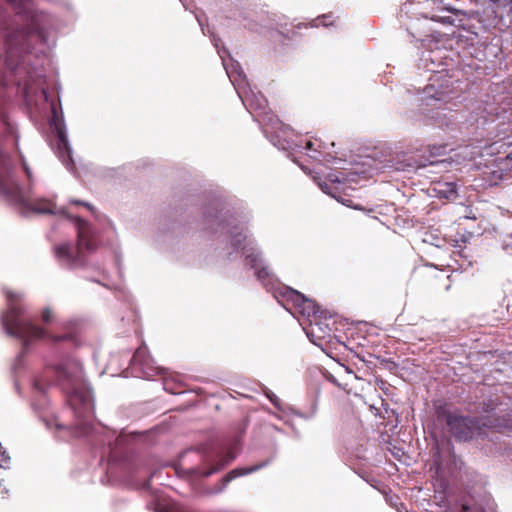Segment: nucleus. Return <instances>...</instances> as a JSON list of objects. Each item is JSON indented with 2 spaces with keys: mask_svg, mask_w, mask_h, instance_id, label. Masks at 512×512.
Segmentation results:
<instances>
[{
  "mask_svg": "<svg viewBox=\"0 0 512 512\" xmlns=\"http://www.w3.org/2000/svg\"><path fill=\"white\" fill-rule=\"evenodd\" d=\"M425 93L427 96H430L438 101H447L450 99L449 92L448 91H436L435 90V83H432L428 85L425 88Z\"/></svg>",
  "mask_w": 512,
  "mask_h": 512,
  "instance_id": "13",
  "label": "nucleus"
},
{
  "mask_svg": "<svg viewBox=\"0 0 512 512\" xmlns=\"http://www.w3.org/2000/svg\"><path fill=\"white\" fill-rule=\"evenodd\" d=\"M54 377V383L68 396L73 405L75 400L85 403L89 394L83 387L81 370L77 364L65 361L55 366L47 367L44 375L34 381V386L39 391H44L46 378Z\"/></svg>",
  "mask_w": 512,
  "mask_h": 512,
  "instance_id": "4",
  "label": "nucleus"
},
{
  "mask_svg": "<svg viewBox=\"0 0 512 512\" xmlns=\"http://www.w3.org/2000/svg\"><path fill=\"white\" fill-rule=\"evenodd\" d=\"M18 153H19V157H20V159H21V163H22L23 170H24V172H25V174H26V176H27L28 180L30 181V180H31V178H32V172H31V169H30V167L28 166V164H27V162H26V160H25L24 156L22 155V153H21L20 151H18Z\"/></svg>",
  "mask_w": 512,
  "mask_h": 512,
  "instance_id": "17",
  "label": "nucleus"
},
{
  "mask_svg": "<svg viewBox=\"0 0 512 512\" xmlns=\"http://www.w3.org/2000/svg\"><path fill=\"white\" fill-rule=\"evenodd\" d=\"M282 295L287 303L292 305L295 312L303 316L310 317L318 312V307L315 302L306 298L302 293L296 290L285 288V292H283Z\"/></svg>",
  "mask_w": 512,
  "mask_h": 512,
  "instance_id": "7",
  "label": "nucleus"
},
{
  "mask_svg": "<svg viewBox=\"0 0 512 512\" xmlns=\"http://www.w3.org/2000/svg\"><path fill=\"white\" fill-rule=\"evenodd\" d=\"M71 338H72V336L70 334H65V335H61V336H52L51 340L53 342H61V341L69 340Z\"/></svg>",
  "mask_w": 512,
  "mask_h": 512,
  "instance_id": "21",
  "label": "nucleus"
},
{
  "mask_svg": "<svg viewBox=\"0 0 512 512\" xmlns=\"http://www.w3.org/2000/svg\"><path fill=\"white\" fill-rule=\"evenodd\" d=\"M58 137H59V147L63 146L64 149H67L68 143H67V140L62 131L58 132Z\"/></svg>",
  "mask_w": 512,
  "mask_h": 512,
  "instance_id": "20",
  "label": "nucleus"
},
{
  "mask_svg": "<svg viewBox=\"0 0 512 512\" xmlns=\"http://www.w3.org/2000/svg\"><path fill=\"white\" fill-rule=\"evenodd\" d=\"M246 261L252 269L257 268L262 264L261 255L256 252H251L246 255Z\"/></svg>",
  "mask_w": 512,
  "mask_h": 512,
  "instance_id": "14",
  "label": "nucleus"
},
{
  "mask_svg": "<svg viewBox=\"0 0 512 512\" xmlns=\"http://www.w3.org/2000/svg\"><path fill=\"white\" fill-rule=\"evenodd\" d=\"M449 186H451V190H450V192L455 193V190H454L455 185H453V184H449Z\"/></svg>",
  "mask_w": 512,
  "mask_h": 512,
  "instance_id": "24",
  "label": "nucleus"
},
{
  "mask_svg": "<svg viewBox=\"0 0 512 512\" xmlns=\"http://www.w3.org/2000/svg\"><path fill=\"white\" fill-rule=\"evenodd\" d=\"M71 204H74V205H79V206H84L86 209H88L92 214H94L96 212L95 208L93 205H91L90 203L88 202H85V201H81V200H78V199H71L70 200Z\"/></svg>",
  "mask_w": 512,
  "mask_h": 512,
  "instance_id": "16",
  "label": "nucleus"
},
{
  "mask_svg": "<svg viewBox=\"0 0 512 512\" xmlns=\"http://www.w3.org/2000/svg\"><path fill=\"white\" fill-rule=\"evenodd\" d=\"M244 240L245 236L241 232H239L233 235L231 244L234 248H239Z\"/></svg>",
  "mask_w": 512,
  "mask_h": 512,
  "instance_id": "15",
  "label": "nucleus"
},
{
  "mask_svg": "<svg viewBox=\"0 0 512 512\" xmlns=\"http://www.w3.org/2000/svg\"><path fill=\"white\" fill-rule=\"evenodd\" d=\"M507 158L512 159V151L508 153Z\"/></svg>",
  "mask_w": 512,
  "mask_h": 512,
  "instance_id": "26",
  "label": "nucleus"
},
{
  "mask_svg": "<svg viewBox=\"0 0 512 512\" xmlns=\"http://www.w3.org/2000/svg\"><path fill=\"white\" fill-rule=\"evenodd\" d=\"M18 9V16L23 22L19 30L10 31L6 28L0 32V59L6 67L14 73L20 69V58L24 49L27 48L26 40L36 36L41 41L45 40V31L41 26L39 15L27 8V0H7Z\"/></svg>",
  "mask_w": 512,
  "mask_h": 512,
  "instance_id": "1",
  "label": "nucleus"
},
{
  "mask_svg": "<svg viewBox=\"0 0 512 512\" xmlns=\"http://www.w3.org/2000/svg\"><path fill=\"white\" fill-rule=\"evenodd\" d=\"M307 146L310 148L312 146V143L308 142Z\"/></svg>",
  "mask_w": 512,
  "mask_h": 512,
  "instance_id": "27",
  "label": "nucleus"
},
{
  "mask_svg": "<svg viewBox=\"0 0 512 512\" xmlns=\"http://www.w3.org/2000/svg\"><path fill=\"white\" fill-rule=\"evenodd\" d=\"M150 356L148 355L147 347L145 345L140 346L132 357L133 364H139L144 366L148 364Z\"/></svg>",
  "mask_w": 512,
  "mask_h": 512,
  "instance_id": "12",
  "label": "nucleus"
},
{
  "mask_svg": "<svg viewBox=\"0 0 512 512\" xmlns=\"http://www.w3.org/2000/svg\"><path fill=\"white\" fill-rule=\"evenodd\" d=\"M5 295L8 300V308L2 314L1 323L6 333L20 339L25 349L32 341L47 337L44 328L35 325L31 319L23 316V307L16 303L19 295L10 290L5 291Z\"/></svg>",
  "mask_w": 512,
  "mask_h": 512,
  "instance_id": "3",
  "label": "nucleus"
},
{
  "mask_svg": "<svg viewBox=\"0 0 512 512\" xmlns=\"http://www.w3.org/2000/svg\"><path fill=\"white\" fill-rule=\"evenodd\" d=\"M255 270V275L263 284L267 285L272 282L273 273L268 266L259 265Z\"/></svg>",
  "mask_w": 512,
  "mask_h": 512,
  "instance_id": "11",
  "label": "nucleus"
},
{
  "mask_svg": "<svg viewBox=\"0 0 512 512\" xmlns=\"http://www.w3.org/2000/svg\"><path fill=\"white\" fill-rule=\"evenodd\" d=\"M430 19H432L433 21L441 22L443 24H452L453 23V19L449 16L441 17V16H437V15H432L430 17Z\"/></svg>",
  "mask_w": 512,
  "mask_h": 512,
  "instance_id": "19",
  "label": "nucleus"
},
{
  "mask_svg": "<svg viewBox=\"0 0 512 512\" xmlns=\"http://www.w3.org/2000/svg\"><path fill=\"white\" fill-rule=\"evenodd\" d=\"M235 454L232 451L227 452L223 455L213 466L201 472V476L207 478L214 473L221 471L228 464L235 459Z\"/></svg>",
  "mask_w": 512,
  "mask_h": 512,
  "instance_id": "10",
  "label": "nucleus"
},
{
  "mask_svg": "<svg viewBox=\"0 0 512 512\" xmlns=\"http://www.w3.org/2000/svg\"><path fill=\"white\" fill-rule=\"evenodd\" d=\"M44 323H50L53 319V312L50 308H45L41 314Z\"/></svg>",
  "mask_w": 512,
  "mask_h": 512,
  "instance_id": "18",
  "label": "nucleus"
},
{
  "mask_svg": "<svg viewBox=\"0 0 512 512\" xmlns=\"http://www.w3.org/2000/svg\"><path fill=\"white\" fill-rule=\"evenodd\" d=\"M0 195L9 201L39 214H55L56 205L46 198L29 201L25 198L19 184L14 179L11 157L0 150Z\"/></svg>",
  "mask_w": 512,
  "mask_h": 512,
  "instance_id": "2",
  "label": "nucleus"
},
{
  "mask_svg": "<svg viewBox=\"0 0 512 512\" xmlns=\"http://www.w3.org/2000/svg\"><path fill=\"white\" fill-rule=\"evenodd\" d=\"M0 459L2 460L0 461V466H3L4 464H7L9 462L10 457L5 451H2L0 452Z\"/></svg>",
  "mask_w": 512,
  "mask_h": 512,
  "instance_id": "22",
  "label": "nucleus"
},
{
  "mask_svg": "<svg viewBox=\"0 0 512 512\" xmlns=\"http://www.w3.org/2000/svg\"><path fill=\"white\" fill-rule=\"evenodd\" d=\"M265 464L264 463H261V464H257V465H252V466H249V467H240V468H235L231 471H229L221 480H220V486L218 487L217 491H222L232 480L238 478V477H241V476H245V475H248L250 473H253L257 470H259L260 468H262Z\"/></svg>",
  "mask_w": 512,
  "mask_h": 512,
  "instance_id": "9",
  "label": "nucleus"
},
{
  "mask_svg": "<svg viewBox=\"0 0 512 512\" xmlns=\"http://www.w3.org/2000/svg\"><path fill=\"white\" fill-rule=\"evenodd\" d=\"M75 221L77 227V244L70 242L61 243L54 248L56 258L65 260L69 264H80L83 262L84 251L95 249V238L90 224L79 216H69Z\"/></svg>",
  "mask_w": 512,
  "mask_h": 512,
  "instance_id": "6",
  "label": "nucleus"
},
{
  "mask_svg": "<svg viewBox=\"0 0 512 512\" xmlns=\"http://www.w3.org/2000/svg\"><path fill=\"white\" fill-rule=\"evenodd\" d=\"M436 415L439 420L445 421L449 431L458 441L471 440L475 432L482 428L500 427L499 419L495 416L468 417L451 411L446 404L436 408Z\"/></svg>",
  "mask_w": 512,
  "mask_h": 512,
  "instance_id": "5",
  "label": "nucleus"
},
{
  "mask_svg": "<svg viewBox=\"0 0 512 512\" xmlns=\"http://www.w3.org/2000/svg\"><path fill=\"white\" fill-rule=\"evenodd\" d=\"M494 4H501L504 0H490Z\"/></svg>",
  "mask_w": 512,
  "mask_h": 512,
  "instance_id": "23",
  "label": "nucleus"
},
{
  "mask_svg": "<svg viewBox=\"0 0 512 512\" xmlns=\"http://www.w3.org/2000/svg\"><path fill=\"white\" fill-rule=\"evenodd\" d=\"M468 509H469V508H468V506H467V505H463V506H462V510H463V511H465V512H466V511H468Z\"/></svg>",
  "mask_w": 512,
  "mask_h": 512,
  "instance_id": "25",
  "label": "nucleus"
},
{
  "mask_svg": "<svg viewBox=\"0 0 512 512\" xmlns=\"http://www.w3.org/2000/svg\"><path fill=\"white\" fill-rule=\"evenodd\" d=\"M331 184H323L321 185V189L323 192L331 195L333 198H335L338 202H341L342 204L346 206L352 205V200L348 198L347 194L345 193V183L341 182L338 178L336 179H330Z\"/></svg>",
  "mask_w": 512,
  "mask_h": 512,
  "instance_id": "8",
  "label": "nucleus"
}]
</instances>
